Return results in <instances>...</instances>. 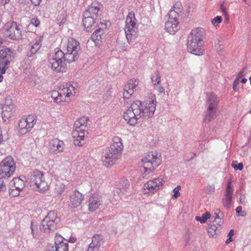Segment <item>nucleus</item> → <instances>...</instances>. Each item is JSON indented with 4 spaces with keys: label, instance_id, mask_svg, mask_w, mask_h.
<instances>
[{
    "label": "nucleus",
    "instance_id": "f257e3e1",
    "mask_svg": "<svg viewBox=\"0 0 251 251\" xmlns=\"http://www.w3.org/2000/svg\"><path fill=\"white\" fill-rule=\"evenodd\" d=\"M156 103L154 95H151L145 102L136 100L124 112V118L130 126H135L141 118L153 116L156 109Z\"/></svg>",
    "mask_w": 251,
    "mask_h": 251
},
{
    "label": "nucleus",
    "instance_id": "f03ea898",
    "mask_svg": "<svg viewBox=\"0 0 251 251\" xmlns=\"http://www.w3.org/2000/svg\"><path fill=\"white\" fill-rule=\"evenodd\" d=\"M60 221V218L57 216L54 211H50L47 216L42 220L39 227L36 225H34L33 222L31 223V229L33 237L37 238L39 231L45 233L54 231L58 226V225Z\"/></svg>",
    "mask_w": 251,
    "mask_h": 251
},
{
    "label": "nucleus",
    "instance_id": "7ed1b4c3",
    "mask_svg": "<svg viewBox=\"0 0 251 251\" xmlns=\"http://www.w3.org/2000/svg\"><path fill=\"white\" fill-rule=\"evenodd\" d=\"M203 29L198 27L193 29L188 35L187 47L188 52L196 55L202 54L203 50L201 47L203 44Z\"/></svg>",
    "mask_w": 251,
    "mask_h": 251
},
{
    "label": "nucleus",
    "instance_id": "20e7f679",
    "mask_svg": "<svg viewBox=\"0 0 251 251\" xmlns=\"http://www.w3.org/2000/svg\"><path fill=\"white\" fill-rule=\"evenodd\" d=\"M123 149L122 139L117 136L113 137L110 148L102 157L103 165L106 167L112 166L120 157Z\"/></svg>",
    "mask_w": 251,
    "mask_h": 251
},
{
    "label": "nucleus",
    "instance_id": "39448f33",
    "mask_svg": "<svg viewBox=\"0 0 251 251\" xmlns=\"http://www.w3.org/2000/svg\"><path fill=\"white\" fill-rule=\"evenodd\" d=\"M27 181L30 186L40 193H44L49 189L44 174L39 170L30 172L27 176Z\"/></svg>",
    "mask_w": 251,
    "mask_h": 251
},
{
    "label": "nucleus",
    "instance_id": "423d86ee",
    "mask_svg": "<svg viewBox=\"0 0 251 251\" xmlns=\"http://www.w3.org/2000/svg\"><path fill=\"white\" fill-rule=\"evenodd\" d=\"M124 30L126 39L129 44H132L138 37L137 20L135 17L134 12L128 13L126 19Z\"/></svg>",
    "mask_w": 251,
    "mask_h": 251
},
{
    "label": "nucleus",
    "instance_id": "0eeeda50",
    "mask_svg": "<svg viewBox=\"0 0 251 251\" xmlns=\"http://www.w3.org/2000/svg\"><path fill=\"white\" fill-rule=\"evenodd\" d=\"M75 86L76 84H75L74 86L68 83L63 85L58 91L52 92L51 98L57 103L63 101L68 102L70 100L69 98L76 93Z\"/></svg>",
    "mask_w": 251,
    "mask_h": 251
},
{
    "label": "nucleus",
    "instance_id": "6e6552de",
    "mask_svg": "<svg viewBox=\"0 0 251 251\" xmlns=\"http://www.w3.org/2000/svg\"><path fill=\"white\" fill-rule=\"evenodd\" d=\"M143 166L145 170L143 177L147 176V173H152L154 170L160 164V160L157 156L156 152H148L146 153L142 159Z\"/></svg>",
    "mask_w": 251,
    "mask_h": 251
},
{
    "label": "nucleus",
    "instance_id": "1a4fd4ad",
    "mask_svg": "<svg viewBox=\"0 0 251 251\" xmlns=\"http://www.w3.org/2000/svg\"><path fill=\"white\" fill-rule=\"evenodd\" d=\"M80 50L79 43L74 38L68 39V44L63 48L65 59L67 62L71 63L75 61L78 57V51Z\"/></svg>",
    "mask_w": 251,
    "mask_h": 251
},
{
    "label": "nucleus",
    "instance_id": "9d476101",
    "mask_svg": "<svg viewBox=\"0 0 251 251\" xmlns=\"http://www.w3.org/2000/svg\"><path fill=\"white\" fill-rule=\"evenodd\" d=\"M218 100L217 96L213 93L207 94V110L204 121L206 123L210 122L216 117Z\"/></svg>",
    "mask_w": 251,
    "mask_h": 251
},
{
    "label": "nucleus",
    "instance_id": "9b49d317",
    "mask_svg": "<svg viewBox=\"0 0 251 251\" xmlns=\"http://www.w3.org/2000/svg\"><path fill=\"white\" fill-rule=\"evenodd\" d=\"M15 171L14 159L11 156L6 157L0 163V179L10 177Z\"/></svg>",
    "mask_w": 251,
    "mask_h": 251
},
{
    "label": "nucleus",
    "instance_id": "f8f14e48",
    "mask_svg": "<svg viewBox=\"0 0 251 251\" xmlns=\"http://www.w3.org/2000/svg\"><path fill=\"white\" fill-rule=\"evenodd\" d=\"M65 56L62 50H58L55 51L52 58L50 60L51 68L57 72H63L65 68Z\"/></svg>",
    "mask_w": 251,
    "mask_h": 251
},
{
    "label": "nucleus",
    "instance_id": "ddd939ff",
    "mask_svg": "<svg viewBox=\"0 0 251 251\" xmlns=\"http://www.w3.org/2000/svg\"><path fill=\"white\" fill-rule=\"evenodd\" d=\"M21 26L15 22L8 23L5 26L6 35L12 39H19L21 35Z\"/></svg>",
    "mask_w": 251,
    "mask_h": 251
},
{
    "label": "nucleus",
    "instance_id": "4468645a",
    "mask_svg": "<svg viewBox=\"0 0 251 251\" xmlns=\"http://www.w3.org/2000/svg\"><path fill=\"white\" fill-rule=\"evenodd\" d=\"M91 242L86 251H102L104 249V239L100 234H95L91 238Z\"/></svg>",
    "mask_w": 251,
    "mask_h": 251
},
{
    "label": "nucleus",
    "instance_id": "2eb2a0df",
    "mask_svg": "<svg viewBox=\"0 0 251 251\" xmlns=\"http://www.w3.org/2000/svg\"><path fill=\"white\" fill-rule=\"evenodd\" d=\"M35 115H29L26 118H23L19 122V127L21 130H25V132L29 131L36 123Z\"/></svg>",
    "mask_w": 251,
    "mask_h": 251
},
{
    "label": "nucleus",
    "instance_id": "dca6fc26",
    "mask_svg": "<svg viewBox=\"0 0 251 251\" xmlns=\"http://www.w3.org/2000/svg\"><path fill=\"white\" fill-rule=\"evenodd\" d=\"M138 81L135 79H131L125 86L123 92V98L125 100L129 99L134 94V92L138 88Z\"/></svg>",
    "mask_w": 251,
    "mask_h": 251
},
{
    "label": "nucleus",
    "instance_id": "f3484780",
    "mask_svg": "<svg viewBox=\"0 0 251 251\" xmlns=\"http://www.w3.org/2000/svg\"><path fill=\"white\" fill-rule=\"evenodd\" d=\"M106 24L100 23V27L96 29L92 34L91 39L95 42L101 41L106 36Z\"/></svg>",
    "mask_w": 251,
    "mask_h": 251
},
{
    "label": "nucleus",
    "instance_id": "a211bd4d",
    "mask_svg": "<svg viewBox=\"0 0 251 251\" xmlns=\"http://www.w3.org/2000/svg\"><path fill=\"white\" fill-rule=\"evenodd\" d=\"M162 178H157L148 181L144 184L145 189L149 190V192L154 193L158 191L162 186Z\"/></svg>",
    "mask_w": 251,
    "mask_h": 251
},
{
    "label": "nucleus",
    "instance_id": "6ab92c4d",
    "mask_svg": "<svg viewBox=\"0 0 251 251\" xmlns=\"http://www.w3.org/2000/svg\"><path fill=\"white\" fill-rule=\"evenodd\" d=\"M65 147V144L63 141L57 138H54L50 140L49 143L50 150L54 153L63 151Z\"/></svg>",
    "mask_w": 251,
    "mask_h": 251
},
{
    "label": "nucleus",
    "instance_id": "aec40b11",
    "mask_svg": "<svg viewBox=\"0 0 251 251\" xmlns=\"http://www.w3.org/2000/svg\"><path fill=\"white\" fill-rule=\"evenodd\" d=\"M87 131L84 128L80 129L79 130H73L72 135L73 141L75 146H82L84 143V139L85 133Z\"/></svg>",
    "mask_w": 251,
    "mask_h": 251
},
{
    "label": "nucleus",
    "instance_id": "412c9836",
    "mask_svg": "<svg viewBox=\"0 0 251 251\" xmlns=\"http://www.w3.org/2000/svg\"><path fill=\"white\" fill-rule=\"evenodd\" d=\"M54 245L56 251H68V243L67 240L61 236L56 234L54 238Z\"/></svg>",
    "mask_w": 251,
    "mask_h": 251
},
{
    "label": "nucleus",
    "instance_id": "4be33fe9",
    "mask_svg": "<svg viewBox=\"0 0 251 251\" xmlns=\"http://www.w3.org/2000/svg\"><path fill=\"white\" fill-rule=\"evenodd\" d=\"M102 202V197L99 195H93L89 199L88 205L90 211L93 212L98 209Z\"/></svg>",
    "mask_w": 251,
    "mask_h": 251
},
{
    "label": "nucleus",
    "instance_id": "5701e85b",
    "mask_svg": "<svg viewBox=\"0 0 251 251\" xmlns=\"http://www.w3.org/2000/svg\"><path fill=\"white\" fill-rule=\"evenodd\" d=\"M100 4L98 2H94L85 10L83 14V16H90L97 19L99 16V12L100 11Z\"/></svg>",
    "mask_w": 251,
    "mask_h": 251
},
{
    "label": "nucleus",
    "instance_id": "b1692460",
    "mask_svg": "<svg viewBox=\"0 0 251 251\" xmlns=\"http://www.w3.org/2000/svg\"><path fill=\"white\" fill-rule=\"evenodd\" d=\"M42 40V37L40 36L36 39L35 42L30 46L29 50L27 52V56L28 59H30V58L33 57L35 53L40 49Z\"/></svg>",
    "mask_w": 251,
    "mask_h": 251
},
{
    "label": "nucleus",
    "instance_id": "393cba45",
    "mask_svg": "<svg viewBox=\"0 0 251 251\" xmlns=\"http://www.w3.org/2000/svg\"><path fill=\"white\" fill-rule=\"evenodd\" d=\"M13 108L12 101L10 99H6L4 104L2 107V117L4 120V118L8 119L11 117V112Z\"/></svg>",
    "mask_w": 251,
    "mask_h": 251
},
{
    "label": "nucleus",
    "instance_id": "a878e982",
    "mask_svg": "<svg viewBox=\"0 0 251 251\" xmlns=\"http://www.w3.org/2000/svg\"><path fill=\"white\" fill-rule=\"evenodd\" d=\"M83 199L84 195L75 190L70 197V202L74 208L77 207L81 204Z\"/></svg>",
    "mask_w": 251,
    "mask_h": 251
},
{
    "label": "nucleus",
    "instance_id": "bb28decb",
    "mask_svg": "<svg viewBox=\"0 0 251 251\" xmlns=\"http://www.w3.org/2000/svg\"><path fill=\"white\" fill-rule=\"evenodd\" d=\"M83 17L82 23L84 28L86 31L91 32L95 26V24L97 19L90 16H83Z\"/></svg>",
    "mask_w": 251,
    "mask_h": 251
},
{
    "label": "nucleus",
    "instance_id": "cd10ccee",
    "mask_svg": "<svg viewBox=\"0 0 251 251\" xmlns=\"http://www.w3.org/2000/svg\"><path fill=\"white\" fill-rule=\"evenodd\" d=\"M178 24L177 21L168 19L165 23V29L169 33L174 34L178 30Z\"/></svg>",
    "mask_w": 251,
    "mask_h": 251
},
{
    "label": "nucleus",
    "instance_id": "c85d7f7f",
    "mask_svg": "<svg viewBox=\"0 0 251 251\" xmlns=\"http://www.w3.org/2000/svg\"><path fill=\"white\" fill-rule=\"evenodd\" d=\"M25 186V181L19 177L13 178L10 182V188L15 189L16 191L22 190Z\"/></svg>",
    "mask_w": 251,
    "mask_h": 251
},
{
    "label": "nucleus",
    "instance_id": "c756f323",
    "mask_svg": "<svg viewBox=\"0 0 251 251\" xmlns=\"http://www.w3.org/2000/svg\"><path fill=\"white\" fill-rule=\"evenodd\" d=\"M12 51L9 49L5 48L0 50V62H5V61H10L12 55Z\"/></svg>",
    "mask_w": 251,
    "mask_h": 251
},
{
    "label": "nucleus",
    "instance_id": "7c9ffc66",
    "mask_svg": "<svg viewBox=\"0 0 251 251\" xmlns=\"http://www.w3.org/2000/svg\"><path fill=\"white\" fill-rule=\"evenodd\" d=\"M224 213L219 209H216L215 210L214 215L212 217L214 219L213 222L219 226L224 224Z\"/></svg>",
    "mask_w": 251,
    "mask_h": 251
},
{
    "label": "nucleus",
    "instance_id": "2f4dec72",
    "mask_svg": "<svg viewBox=\"0 0 251 251\" xmlns=\"http://www.w3.org/2000/svg\"><path fill=\"white\" fill-rule=\"evenodd\" d=\"M231 179L228 180L227 185L226 188L224 197L232 198L234 192L233 186L231 184Z\"/></svg>",
    "mask_w": 251,
    "mask_h": 251
},
{
    "label": "nucleus",
    "instance_id": "473e14b6",
    "mask_svg": "<svg viewBox=\"0 0 251 251\" xmlns=\"http://www.w3.org/2000/svg\"><path fill=\"white\" fill-rule=\"evenodd\" d=\"M129 186V183L127 179H122L119 183V188L122 192L124 193Z\"/></svg>",
    "mask_w": 251,
    "mask_h": 251
},
{
    "label": "nucleus",
    "instance_id": "72a5a7b5",
    "mask_svg": "<svg viewBox=\"0 0 251 251\" xmlns=\"http://www.w3.org/2000/svg\"><path fill=\"white\" fill-rule=\"evenodd\" d=\"M211 217V214L209 212H206L203 214L201 217L197 216L195 219L196 220L200 222L201 223H204L208 219Z\"/></svg>",
    "mask_w": 251,
    "mask_h": 251
},
{
    "label": "nucleus",
    "instance_id": "f704fd0d",
    "mask_svg": "<svg viewBox=\"0 0 251 251\" xmlns=\"http://www.w3.org/2000/svg\"><path fill=\"white\" fill-rule=\"evenodd\" d=\"M179 11V9H177V11H176L174 9L170 10L168 13V19L171 20L172 21H177L178 17L179 16L178 12Z\"/></svg>",
    "mask_w": 251,
    "mask_h": 251
},
{
    "label": "nucleus",
    "instance_id": "c9c22d12",
    "mask_svg": "<svg viewBox=\"0 0 251 251\" xmlns=\"http://www.w3.org/2000/svg\"><path fill=\"white\" fill-rule=\"evenodd\" d=\"M160 78L161 76L158 71L155 72L151 76V81L154 85H158L160 83Z\"/></svg>",
    "mask_w": 251,
    "mask_h": 251
},
{
    "label": "nucleus",
    "instance_id": "e433bc0d",
    "mask_svg": "<svg viewBox=\"0 0 251 251\" xmlns=\"http://www.w3.org/2000/svg\"><path fill=\"white\" fill-rule=\"evenodd\" d=\"M218 226H217L216 225L214 224L213 223V224H210L209 225V227L208 228V232L209 234V235L211 236H214V235L216 234V231L218 230V228L220 227Z\"/></svg>",
    "mask_w": 251,
    "mask_h": 251
},
{
    "label": "nucleus",
    "instance_id": "4c0bfd02",
    "mask_svg": "<svg viewBox=\"0 0 251 251\" xmlns=\"http://www.w3.org/2000/svg\"><path fill=\"white\" fill-rule=\"evenodd\" d=\"M215 190L214 184H210L205 187L204 191L206 194L211 195L214 193Z\"/></svg>",
    "mask_w": 251,
    "mask_h": 251
},
{
    "label": "nucleus",
    "instance_id": "58836bf2",
    "mask_svg": "<svg viewBox=\"0 0 251 251\" xmlns=\"http://www.w3.org/2000/svg\"><path fill=\"white\" fill-rule=\"evenodd\" d=\"M10 63V61H5V62H0V71L1 74L5 73L6 70L8 68V66Z\"/></svg>",
    "mask_w": 251,
    "mask_h": 251
},
{
    "label": "nucleus",
    "instance_id": "ea45409f",
    "mask_svg": "<svg viewBox=\"0 0 251 251\" xmlns=\"http://www.w3.org/2000/svg\"><path fill=\"white\" fill-rule=\"evenodd\" d=\"M232 201V198L224 197L222 200V202L224 206L227 209L230 207V204Z\"/></svg>",
    "mask_w": 251,
    "mask_h": 251
},
{
    "label": "nucleus",
    "instance_id": "a19ab883",
    "mask_svg": "<svg viewBox=\"0 0 251 251\" xmlns=\"http://www.w3.org/2000/svg\"><path fill=\"white\" fill-rule=\"evenodd\" d=\"M222 21V18L221 16H217L212 20V23L215 26H216Z\"/></svg>",
    "mask_w": 251,
    "mask_h": 251
},
{
    "label": "nucleus",
    "instance_id": "79ce46f5",
    "mask_svg": "<svg viewBox=\"0 0 251 251\" xmlns=\"http://www.w3.org/2000/svg\"><path fill=\"white\" fill-rule=\"evenodd\" d=\"M78 121L79 123H80V125H82V127H83L84 128V129H85L86 128V127L87 126V125H85L87 122L88 121V118L87 117H81L80 118H79V119H78Z\"/></svg>",
    "mask_w": 251,
    "mask_h": 251
},
{
    "label": "nucleus",
    "instance_id": "37998d69",
    "mask_svg": "<svg viewBox=\"0 0 251 251\" xmlns=\"http://www.w3.org/2000/svg\"><path fill=\"white\" fill-rule=\"evenodd\" d=\"M55 189L58 194L61 195L65 189V185L61 183L59 185H57Z\"/></svg>",
    "mask_w": 251,
    "mask_h": 251
},
{
    "label": "nucleus",
    "instance_id": "c03bdc74",
    "mask_svg": "<svg viewBox=\"0 0 251 251\" xmlns=\"http://www.w3.org/2000/svg\"><path fill=\"white\" fill-rule=\"evenodd\" d=\"M117 46L119 48H121L123 50H126L127 49V45L125 43H123V41L118 40L117 41Z\"/></svg>",
    "mask_w": 251,
    "mask_h": 251
},
{
    "label": "nucleus",
    "instance_id": "a18cd8bd",
    "mask_svg": "<svg viewBox=\"0 0 251 251\" xmlns=\"http://www.w3.org/2000/svg\"><path fill=\"white\" fill-rule=\"evenodd\" d=\"M74 130H79L80 129L84 128L82 127V125H80V123L79 122L78 120H76L74 124Z\"/></svg>",
    "mask_w": 251,
    "mask_h": 251
},
{
    "label": "nucleus",
    "instance_id": "49530a36",
    "mask_svg": "<svg viewBox=\"0 0 251 251\" xmlns=\"http://www.w3.org/2000/svg\"><path fill=\"white\" fill-rule=\"evenodd\" d=\"M239 80L235 78L234 80L233 84V89L235 92H238L239 90Z\"/></svg>",
    "mask_w": 251,
    "mask_h": 251
},
{
    "label": "nucleus",
    "instance_id": "de8ad7c7",
    "mask_svg": "<svg viewBox=\"0 0 251 251\" xmlns=\"http://www.w3.org/2000/svg\"><path fill=\"white\" fill-rule=\"evenodd\" d=\"M20 191H16L15 189L9 188V194L12 197H16L19 195Z\"/></svg>",
    "mask_w": 251,
    "mask_h": 251
},
{
    "label": "nucleus",
    "instance_id": "09e8293b",
    "mask_svg": "<svg viewBox=\"0 0 251 251\" xmlns=\"http://www.w3.org/2000/svg\"><path fill=\"white\" fill-rule=\"evenodd\" d=\"M232 166L235 170L241 171L243 168V165L242 163H240L238 165L232 164Z\"/></svg>",
    "mask_w": 251,
    "mask_h": 251
},
{
    "label": "nucleus",
    "instance_id": "8fccbe9b",
    "mask_svg": "<svg viewBox=\"0 0 251 251\" xmlns=\"http://www.w3.org/2000/svg\"><path fill=\"white\" fill-rule=\"evenodd\" d=\"M46 251H56L55 245L52 244H49L46 247Z\"/></svg>",
    "mask_w": 251,
    "mask_h": 251
},
{
    "label": "nucleus",
    "instance_id": "3c124183",
    "mask_svg": "<svg viewBox=\"0 0 251 251\" xmlns=\"http://www.w3.org/2000/svg\"><path fill=\"white\" fill-rule=\"evenodd\" d=\"M6 190L5 185L4 184L3 181L0 180V192H4Z\"/></svg>",
    "mask_w": 251,
    "mask_h": 251
},
{
    "label": "nucleus",
    "instance_id": "603ef678",
    "mask_svg": "<svg viewBox=\"0 0 251 251\" xmlns=\"http://www.w3.org/2000/svg\"><path fill=\"white\" fill-rule=\"evenodd\" d=\"M245 68H244L242 71H241L236 76V78L239 80L240 78L244 76L245 75Z\"/></svg>",
    "mask_w": 251,
    "mask_h": 251
},
{
    "label": "nucleus",
    "instance_id": "864d4df0",
    "mask_svg": "<svg viewBox=\"0 0 251 251\" xmlns=\"http://www.w3.org/2000/svg\"><path fill=\"white\" fill-rule=\"evenodd\" d=\"M31 24L35 26H37L40 24V21H39L37 19L33 18L31 20Z\"/></svg>",
    "mask_w": 251,
    "mask_h": 251
},
{
    "label": "nucleus",
    "instance_id": "5fc2aeb1",
    "mask_svg": "<svg viewBox=\"0 0 251 251\" xmlns=\"http://www.w3.org/2000/svg\"><path fill=\"white\" fill-rule=\"evenodd\" d=\"M245 195H241L240 197V203L242 204L245 205L246 203V201H245Z\"/></svg>",
    "mask_w": 251,
    "mask_h": 251
},
{
    "label": "nucleus",
    "instance_id": "6e6d98bb",
    "mask_svg": "<svg viewBox=\"0 0 251 251\" xmlns=\"http://www.w3.org/2000/svg\"><path fill=\"white\" fill-rule=\"evenodd\" d=\"M173 192L174 193V198L176 199L180 196V193L179 192L178 190L174 188L173 190Z\"/></svg>",
    "mask_w": 251,
    "mask_h": 251
},
{
    "label": "nucleus",
    "instance_id": "4d7b16f0",
    "mask_svg": "<svg viewBox=\"0 0 251 251\" xmlns=\"http://www.w3.org/2000/svg\"><path fill=\"white\" fill-rule=\"evenodd\" d=\"M157 90L159 93H163L165 92L164 88L162 86H159L157 88Z\"/></svg>",
    "mask_w": 251,
    "mask_h": 251
},
{
    "label": "nucleus",
    "instance_id": "13d9d810",
    "mask_svg": "<svg viewBox=\"0 0 251 251\" xmlns=\"http://www.w3.org/2000/svg\"><path fill=\"white\" fill-rule=\"evenodd\" d=\"M31 2L35 5H38L41 1V0H30Z\"/></svg>",
    "mask_w": 251,
    "mask_h": 251
},
{
    "label": "nucleus",
    "instance_id": "bf43d9fd",
    "mask_svg": "<svg viewBox=\"0 0 251 251\" xmlns=\"http://www.w3.org/2000/svg\"><path fill=\"white\" fill-rule=\"evenodd\" d=\"M3 141H4V140H3V137L2 135V131L1 129H0V144H2Z\"/></svg>",
    "mask_w": 251,
    "mask_h": 251
},
{
    "label": "nucleus",
    "instance_id": "052dcab7",
    "mask_svg": "<svg viewBox=\"0 0 251 251\" xmlns=\"http://www.w3.org/2000/svg\"><path fill=\"white\" fill-rule=\"evenodd\" d=\"M234 235V230L233 229H231L227 234V236L228 237H232V236Z\"/></svg>",
    "mask_w": 251,
    "mask_h": 251
},
{
    "label": "nucleus",
    "instance_id": "680f3d73",
    "mask_svg": "<svg viewBox=\"0 0 251 251\" xmlns=\"http://www.w3.org/2000/svg\"><path fill=\"white\" fill-rule=\"evenodd\" d=\"M242 207L239 206H238L236 209V213H240L241 211H242Z\"/></svg>",
    "mask_w": 251,
    "mask_h": 251
},
{
    "label": "nucleus",
    "instance_id": "e2e57ef3",
    "mask_svg": "<svg viewBox=\"0 0 251 251\" xmlns=\"http://www.w3.org/2000/svg\"><path fill=\"white\" fill-rule=\"evenodd\" d=\"M233 241L232 237H228V238L226 240V244H228L230 242H232Z\"/></svg>",
    "mask_w": 251,
    "mask_h": 251
},
{
    "label": "nucleus",
    "instance_id": "0e129e2a",
    "mask_svg": "<svg viewBox=\"0 0 251 251\" xmlns=\"http://www.w3.org/2000/svg\"><path fill=\"white\" fill-rule=\"evenodd\" d=\"M247 79H246L245 78H243L241 80V82L243 83H245L247 82Z\"/></svg>",
    "mask_w": 251,
    "mask_h": 251
},
{
    "label": "nucleus",
    "instance_id": "69168bd1",
    "mask_svg": "<svg viewBox=\"0 0 251 251\" xmlns=\"http://www.w3.org/2000/svg\"><path fill=\"white\" fill-rule=\"evenodd\" d=\"M180 188H181V187H180V185H177L176 188H175V189H176L178 191L180 189Z\"/></svg>",
    "mask_w": 251,
    "mask_h": 251
},
{
    "label": "nucleus",
    "instance_id": "338daca9",
    "mask_svg": "<svg viewBox=\"0 0 251 251\" xmlns=\"http://www.w3.org/2000/svg\"><path fill=\"white\" fill-rule=\"evenodd\" d=\"M75 241V239L73 238L72 239H70V241L72 243H74Z\"/></svg>",
    "mask_w": 251,
    "mask_h": 251
},
{
    "label": "nucleus",
    "instance_id": "774afa93",
    "mask_svg": "<svg viewBox=\"0 0 251 251\" xmlns=\"http://www.w3.org/2000/svg\"><path fill=\"white\" fill-rule=\"evenodd\" d=\"M2 1L5 4H7L9 2L10 0H2Z\"/></svg>",
    "mask_w": 251,
    "mask_h": 251
}]
</instances>
